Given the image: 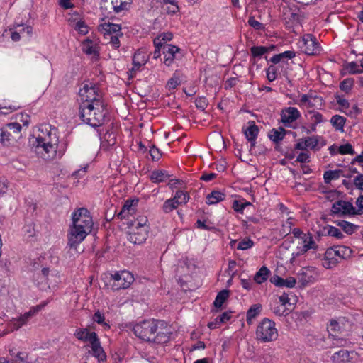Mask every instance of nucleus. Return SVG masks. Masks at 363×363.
Instances as JSON below:
<instances>
[{"label":"nucleus","instance_id":"obj_1","mask_svg":"<svg viewBox=\"0 0 363 363\" xmlns=\"http://www.w3.org/2000/svg\"><path fill=\"white\" fill-rule=\"evenodd\" d=\"M133 331L138 338L157 344L169 342L172 334L165 321L155 319L145 320L135 324Z\"/></svg>","mask_w":363,"mask_h":363},{"label":"nucleus","instance_id":"obj_2","mask_svg":"<svg viewBox=\"0 0 363 363\" xmlns=\"http://www.w3.org/2000/svg\"><path fill=\"white\" fill-rule=\"evenodd\" d=\"M72 226L68 235L67 245L70 248H77L91 233L93 227L92 217L86 208L76 209L72 214Z\"/></svg>","mask_w":363,"mask_h":363},{"label":"nucleus","instance_id":"obj_3","mask_svg":"<svg viewBox=\"0 0 363 363\" xmlns=\"http://www.w3.org/2000/svg\"><path fill=\"white\" fill-rule=\"evenodd\" d=\"M107 104L96 96H86V103H83L79 107V116L80 119L93 128L102 125L106 121L108 114Z\"/></svg>","mask_w":363,"mask_h":363},{"label":"nucleus","instance_id":"obj_4","mask_svg":"<svg viewBox=\"0 0 363 363\" xmlns=\"http://www.w3.org/2000/svg\"><path fill=\"white\" fill-rule=\"evenodd\" d=\"M256 335L257 340L263 342L275 340L278 337L275 323L267 318H264L257 325Z\"/></svg>","mask_w":363,"mask_h":363},{"label":"nucleus","instance_id":"obj_5","mask_svg":"<svg viewBox=\"0 0 363 363\" xmlns=\"http://www.w3.org/2000/svg\"><path fill=\"white\" fill-rule=\"evenodd\" d=\"M282 16L285 25L292 28L294 25L301 24L304 16L299 7L295 4L283 6Z\"/></svg>","mask_w":363,"mask_h":363},{"label":"nucleus","instance_id":"obj_6","mask_svg":"<svg viewBox=\"0 0 363 363\" xmlns=\"http://www.w3.org/2000/svg\"><path fill=\"white\" fill-rule=\"evenodd\" d=\"M111 277L113 280L112 289L115 291L128 288L134 281L133 275L128 271L117 272L111 274Z\"/></svg>","mask_w":363,"mask_h":363},{"label":"nucleus","instance_id":"obj_7","mask_svg":"<svg viewBox=\"0 0 363 363\" xmlns=\"http://www.w3.org/2000/svg\"><path fill=\"white\" fill-rule=\"evenodd\" d=\"M164 63L170 66L174 60H180L184 57L183 50L179 47L173 45H165L163 46Z\"/></svg>","mask_w":363,"mask_h":363},{"label":"nucleus","instance_id":"obj_8","mask_svg":"<svg viewBox=\"0 0 363 363\" xmlns=\"http://www.w3.org/2000/svg\"><path fill=\"white\" fill-rule=\"evenodd\" d=\"M357 359V353L354 351H348L344 349L335 352L332 356L334 363L352 362Z\"/></svg>","mask_w":363,"mask_h":363},{"label":"nucleus","instance_id":"obj_9","mask_svg":"<svg viewBox=\"0 0 363 363\" xmlns=\"http://www.w3.org/2000/svg\"><path fill=\"white\" fill-rule=\"evenodd\" d=\"M301 117V113L295 107H287L282 109L281 112V122L286 126L296 121Z\"/></svg>","mask_w":363,"mask_h":363},{"label":"nucleus","instance_id":"obj_10","mask_svg":"<svg viewBox=\"0 0 363 363\" xmlns=\"http://www.w3.org/2000/svg\"><path fill=\"white\" fill-rule=\"evenodd\" d=\"M148 228L135 227L133 232L128 235V240L135 245H140L145 242L148 236Z\"/></svg>","mask_w":363,"mask_h":363},{"label":"nucleus","instance_id":"obj_11","mask_svg":"<svg viewBox=\"0 0 363 363\" xmlns=\"http://www.w3.org/2000/svg\"><path fill=\"white\" fill-rule=\"evenodd\" d=\"M35 143L36 148L38 150L42 149L46 154L51 153L54 155L56 152L57 140H56L55 143H52L50 140L48 141L45 138L38 136L36 138ZM47 157H50V155H48Z\"/></svg>","mask_w":363,"mask_h":363},{"label":"nucleus","instance_id":"obj_12","mask_svg":"<svg viewBox=\"0 0 363 363\" xmlns=\"http://www.w3.org/2000/svg\"><path fill=\"white\" fill-rule=\"evenodd\" d=\"M248 127L243 128V133L245 135L246 139L250 143V147L253 148L256 145V139L259 134V128L256 125L255 121H250L248 122Z\"/></svg>","mask_w":363,"mask_h":363},{"label":"nucleus","instance_id":"obj_13","mask_svg":"<svg viewBox=\"0 0 363 363\" xmlns=\"http://www.w3.org/2000/svg\"><path fill=\"white\" fill-rule=\"evenodd\" d=\"M99 30L104 34L105 38H108V36L116 34L123 36V33L121 32V25L110 22L99 25Z\"/></svg>","mask_w":363,"mask_h":363},{"label":"nucleus","instance_id":"obj_14","mask_svg":"<svg viewBox=\"0 0 363 363\" xmlns=\"http://www.w3.org/2000/svg\"><path fill=\"white\" fill-rule=\"evenodd\" d=\"M37 312L38 309H30L28 312L25 313L18 318H13L11 321V330H18L21 326L25 325L29 318H30Z\"/></svg>","mask_w":363,"mask_h":363},{"label":"nucleus","instance_id":"obj_15","mask_svg":"<svg viewBox=\"0 0 363 363\" xmlns=\"http://www.w3.org/2000/svg\"><path fill=\"white\" fill-rule=\"evenodd\" d=\"M74 337L82 342H86L93 341L98 337L95 332H89L87 328H77L74 333Z\"/></svg>","mask_w":363,"mask_h":363},{"label":"nucleus","instance_id":"obj_16","mask_svg":"<svg viewBox=\"0 0 363 363\" xmlns=\"http://www.w3.org/2000/svg\"><path fill=\"white\" fill-rule=\"evenodd\" d=\"M270 282L273 284H274L276 286L278 287H288V288H293L294 287L296 280L295 278L290 277L286 279L281 278L279 275L274 274L270 278Z\"/></svg>","mask_w":363,"mask_h":363},{"label":"nucleus","instance_id":"obj_17","mask_svg":"<svg viewBox=\"0 0 363 363\" xmlns=\"http://www.w3.org/2000/svg\"><path fill=\"white\" fill-rule=\"evenodd\" d=\"M304 44L306 46L305 52L307 55H315L319 51L318 43L312 35H307V38L304 39Z\"/></svg>","mask_w":363,"mask_h":363},{"label":"nucleus","instance_id":"obj_18","mask_svg":"<svg viewBox=\"0 0 363 363\" xmlns=\"http://www.w3.org/2000/svg\"><path fill=\"white\" fill-rule=\"evenodd\" d=\"M262 310V306L260 303L252 305L246 313V322L248 325H252L253 320L258 317Z\"/></svg>","mask_w":363,"mask_h":363},{"label":"nucleus","instance_id":"obj_19","mask_svg":"<svg viewBox=\"0 0 363 363\" xmlns=\"http://www.w3.org/2000/svg\"><path fill=\"white\" fill-rule=\"evenodd\" d=\"M90 344L91 350L93 351L94 356L98 358L99 361L106 360V355L102 347L101 346V342L99 338L97 337L93 341H91Z\"/></svg>","mask_w":363,"mask_h":363},{"label":"nucleus","instance_id":"obj_20","mask_svg":"<svg viewBox=\"0 0 363 363\" xmlns=\"http://www.w3.org/2000/svg\"><path fill=\"white\" fill-rule=\"evenodd\" d=\"M79 94L81 96L85 97L84 103H86L87 96H91V97L96 96L97 98H101V99H102V97L99 93V89L95 85L89 86L88 84H84V86L80 89Z\"/></svg>","mask_w":363,"mask_h":363},{"label":"nucleus","instance_id":"obj_21","mask_svg":"<svg viewBox=\"0 0 363 363\" xmlns=\"http://www.w3.org/2000/svg\"><path fill=\"white\" fill-rule=\"evenodd\" d=\"M225 199V194L220 191L213 190L206 196V203L208 205L216 204Z\"/></svg>","mask_w":363,"mask_h":363},{"label":"nucleus","instance_id":"obj_22","mask_svg":"<svg viewBox=\"0 0 363 363\" xmlns=\"http://www.w3.org/2000/svg\"><path fill=\"white\" fill-rule=\"evenodd\" d=\"M337 205H341L342 215H357L359 212H357V209L353 206L352 203L350 201L343 200L337 201Z\"/></svg>","mask_w":363,"mask_h":363},{"label":"nucleus","instance_id":"obj_23","mask_svg":"<svg viewBox=\"0 0 363 363\" xmlns=\"http://www.w3.org/2000/svg\"><path fill=\"white\" fill-rule=\"evenodd\" d=\"M336 252V257H338L342 259H347L351 257L352 250L345 245L333 246Z\"/></svg>","mask_w":363,"mask_h":363},{"label":"nucleus","instance_id":"obj_24","mask_svg":"<svg viewBox=\"0 0 363 363\" xmlns=\"http://www.w3.org/2000/svg\"><path fill=\"white\" fill-rule=\"evenodd\" d=\"M269 274L270 270L267 267L262 266L255 274L254 280L257 284H261L267 280Z\"/></svg>","mask_w":363,"mask_h":363},{"label":"nucleus","instance_id":"obj_25","mask_svg":"<svg viewBox=\"0 0 363 363\" xmlns=\"http://www.w3.org/2000/svg\"><path fill=\"white\" fill-rule=\"evenodd\" d=\"M82 50L88 55H94L96 57H99V52L96 47L93 45L92 40L88 38L83 42Z\"/></svg>","mask_w":363,"mask_h":363},{"label":"nucleus","instance_id":"obj_26","mask_svg":"<svg viewBox=\"0 0 363 363\" xmlns=\"http://www.w3.org/2000/svg\"><path fill=\"white\" fill-rule=\"evenodd\" d=\"M336 224L337 226H340L345 233L348 235H352L359 228V225H354L346 220H337L336 221Z\"/></svg>","mask_w":363,"mask_h":363},{"label":"nucleus","instance_id":"obj_27","mask_svg":"<svg viewBox=\"0 0 363 363\" xmlns=\"http://www.w3.org/2000/svg\"><path fill=\"white\" fill-rule=\"evenodd\" d=\"M169 178V174L164 170L153 171L150 175V179L152 182L160 183L165 182Z\"/></svg>","mask_w":363,"mask_h":363},{"label":"nucleus","instance_id":"obj_28","mask_svg":"<svg viewBox=\"0 0 363 363\" xmlns=\"http://www.w3.org/2000/svg\"><path fill=\"white\" fill-rule=\"evenodd\" d=\"M346 118L340 115H335L330 119L333 127L340 132H344V125L346 123Z\"/></svg>","mask_w":363,"mask_h":363},{"label":"nucleus","instance_id":"obj_29","mask_svg":"<svg viewBox=\"0 0 363 363\" xmlns=\"http://www.w3.org/2000/svg\"><path fill=\"white\" fill-rule=\"evenodd\" d=\"M343 171L342 169L325 171L323 174L324 182L327 184H329L332 180L339 179Z\"/></svg>","mask_w":363,"mask_h":363},{"label":"nucleus","instance_id":"obj_30","mask_svg":"<svg viewBox=\"0 0 363 363\" xmlns=\"http://www.w3.org/2000/svg\"><path fill=\"white\" fill-rule=\"evenodd\" d=\"M16 140V136L9 131L6 127L0 129V143L5 145L11 143V141Z\"/></svg>","mask_w":363,"mask_h":363},{"label":"nucleus","instance_id":"obj_31","mask_svg":"<svg viewBox=\"0 0 363 363\" xmlns=\"http://www.w3.org/2000/svg\"><path fill=\"white\" fill-rule=\"evenodd\" d=\"M268 137L274 144H276V150H279L278 145L284 138L283 134L280 133L278 129L272 128L269 132Z\"/></svg>","mask_w":363,"mask_h":363},{"label":"nucleus","instance_id":"obj_32","mask_svg":"<svg viewBox=\"0 0 363 363\" xmlns=\"http://www.w3.org/2000/svg\"><path fill=\"white\" fill-rule=\"evenodd\" d=\"M230 291L228 289H223L218 293L215 301L213 302V305L216 308H220L223 303L228 299L229 297Z\"/></svg>","mask_w":363,"mask_h":363},{"label":"nucleus","instance_id":"obj_33","mask_svg":"<svg viewBox=\"0 0 363 363\" xmlns=\"http://www.w3.org/2000/svg\"><path fill=\"white\" fill-rule=\"evenodd\" d=\"M247 206H252V204L245 199L234 200L233 203L234 211L240 213H243L244 209Z\"/></svg>","mask_w":363,"mask_h":363},{"label":"nucleus","instance_id":"obj_34","mask_svg":"<svg viewBox=\"0 0 363 363\" xmlns=\"http://www.w3.org/2000/svg\"><path fill=\"white\" fill-rule=\"evenodd\" d=\"M296 56V53L294 51L287 50L282 53L274 55L271 59L270 62L274 64H277L281 62L284 58L292 59Z\"/></svg>","mask_w":363,"mask_h":363},{"label":"nucleus","instance_id":"obj_35","mask_svg":"<svg viewBox=\"0 0 363 363\" xmlns=\"http://www.w3.org/2000/svg\"><path fill=\"white\" fill-rule=\"evenodd\" d=\"M92 320L94 322L103 326L105 330H108L111 328L110 325L105 321L104 314L99 310L93 315Z\"/></svg>","mask_w":363,"mask_h":363},{"label":"nucleus","instance_id":"obj_36","mask_svg":"<svg viewBox=\"0 0 363 363\" xmlns=\"http://www.w3.org/2000/svg\"><path fill=\"white\" fill-rule=\"evenodd\" d=\"M101 9L104 15L111 14L113 11L115 13V4L113 0H101Z\"/></svg>","mask_w":363,"mask_h":363},{"label":"nucleus","instance_id":"obj_37","mask_svg":"<svg viewBox=\"0 0 363 363\" xmlns=\"http://www.w3.org/2000/svg\"><path fill=\"white\" fill-rule=\"evenodd\" d=\"M172 199L176 200L178 205H182L187 203L189 196L187 192H184L182 190H177L174 197Z\"/></svg>","mask_w":363,"mask_h":363},{"label":"nucleus","instance_id":"obj_38","mask_svg":"<svg viewBox=\"0 0 363 363\" xmlns=\"http://www.w3.org/2000/svg\"><path fill=\"white\" fill-rule=\"evenodd\" d=\"M335 253L334 247H328L324 254V260H330L332 264H337L339 261L336 258Z\"/></svg>","mask_w":363,"mask_h":363},{"label":"nucleus","instance_id":"obj_39","mask_svg":"<svg viewBox=\"0 0 363 363\" xmlns=\"http://www.w3.org/2000/svg\"><path fill=\"white\" fill-rule=\"evenodd\" d=\"M294 307L289 308L287 306H284L283 305L274 307L272 310L273 313L278 316H286L289 315L293 310Z\"/></svg>","mask_w":363,"mask_h":363},{"label":"nucleus","instance_id":"obj_40","mask_svg":"<svg viewBox=\"0 0 363 363\" xmlns=\"http://www.w3.org/2000/svg\"><path fill=\"white\" fill-rule=\"evenodd\" d=\"M250 52L253 57H260L265 53L269 52V49L264 46H252L250 48Z\"/></svg>","mask_w":363,"mask_h":363},{"label":"nucleus","instance_id":"obj_41","mask_svg":"<svg viewBox=\"0 0 363 363\" xmlns=\"http://www.w3.org/2000/svg\"><path fill=\"white\" fill-rule=\"evenodd\" d=\"M178 206L179 205L177 204L176 200L170 199L164 201L162 209L164 213H168L172 212L174 209H176Z\"/></svg>","mask_w":363,"mask_h":363},{"label":"nucleus","instance_id":"obj_42","mask_svg":"<svg viewBox=\"0 0 363 363\" xmlns=\"http://www.w3.org/2000/svg\"><path fill=\"white\" fill-rule=\"evenodd\" d=\"M354 80L352 78H347L340 82V89L345 93H349L354 85Z\"/></svg>","mask_w":363,"mask_h":363},{"label":"nucleus","instance_id":"obj_43","mask_svg":"<svg viewBox=\"0 0 363 363\" xmlns=\"http://www.w3.org/2000/svg\"><path fill=\"white\" fill-rule=\"evenodd\" d=\"M6 128L11 132V133L16 136V139L19 138L21 135V125L18 123H11L7 124Z\"/></svg>","mask_w":363,"mask_h":363},{"label":"nucleus","instance_id":"obj_44","mask_svg":"<svg viewBox=\"0 0 363 363\" xmlns=\"http://www.w3.org/2000/svg\"><path fill=\"white\" fill-rule=\"evenodd\" d=\"M323 98L320 96L310 93V101H308V107L321 106L323 104Z\"/></svg>","mask_w":363,"mask_h":363},{"label":"nucleus","instance_id":"obj_45","mask_svg":"<svg viewBox=\"0 0 363 363\" xmlns=\"http://www.w3.org/2000/svg\"><path fill=\"white\" fill-rule=\"evenodd\" d=\"M346 69L350 74H361L363 72L362 68H359V65L355 62H351L346 66Z\"/></svg>","mask_w":363,"mask_h":363},{"label":"nucleus","instance_id":"obj_46","mask_svg":"<svg viewBox=\"0 0 363 363\" xmlns=\"http://www.w3.org/2000/svg\"><path fill=\"white\" fill-rule=\"evenodd\" d=\"M338 152L340 153L341 155H346V154L354 155L355 154V151L353 149L352 145L348 143L340 145L338 147Z\"/></svg>","mask_w":363,"mask_h":363},{"label":"nucleus","instance_id":"obj_47","mask_svg":"<svg viewBox=\"0 0 363 363\" xmlns=\"http://www.w3.org/2000/svg\"><path fill=\"white\" fill-rule=\"evenodd\" d=\"M141 52L139 51L135 52L133 57V65L136 69H140V67L146 63V60L143 59L141 61L140 60V56L141 55Z\"/></svg>","mask_w":363,"mask_h":363},{"label":"nucleus","instance_id":"obj_48","mask_svg":"<svg viewBox=\"0 0 363 363\" xmlns=\"http://www.w3.org/2000/svg\"><path fill=\"white\" fill-rule=\"evenodd\" d=\"M153 43L155 48V50L153 52V58L157 59L161 55V50L163 52V46L164 43L158 41V39H154Z\"/></svg>","mask_w":363,"mask_h":363},{"label":"nucleus","instance_id":"obj_49","mask_svg":"<svg viewBox=\"0 0 363 363\" xmlns=\"http://www.w3.org/2000/svg\"><path fill=\"white\" fill-rule=\"evenodd\" d=\"M253 245L254 242L251 239L247 238L241 240L239 242L237 249L241 250H246L251 248Z\"/></svg>","mask_w":363,"mask_h":363},{"label":"nucleus","instance_id":"obj_50","mask_svg":"<svg viewBox=\"0 0 363 363\" xmlns=\"http://www.w3.org/2000/svg\"><path fill=\"white\" fill-rule=\"evenodd\" d=\"M248 24L250 26L257 30H262L264 29V26L262 23L256 21L253 16H250L249 17Z\"/></svg>","mask_w":363,"mask_h":363},{"label":"nucleus","instance_id":"obj_51","mask_svg":"<svg viewBox=\"0 0 363 363\" xmlns=\"http://www.w3.org/2000/svg\"><path fill=\"white\" fill-rule=\"evenodd\" d=\"M277 68L274 65H271L267 69V78L269 82H273L277 78Z\"/></svg>","mask_w":363,"mask_h":363},{"label":"nucleus","instance_id":"obj_52","mask_svg":"<svg viewBox=\"0 0 363 363\" xmlns=\"http://www.w3.org/2000/svg\"><path fill=\"white\" fill-rule=\"evenodd\" d=\"M305 146L314 150L318 144V140L316 137H307L304 138Z\"/></svg>","mask_w":363,"mask_h":363},{"label":"nucleus","instance_id":"obj_53","mask_svg":"<svg viewBox=\"0 0 363 363\" xmlns=\"http://www.w3.org/2000/svg\"><path fill=\"white\" fill-rule=\"evenodd\" d=\"M138 202V200H127L125 201L124 205L122 208H123V211H127L128 213L131 214V211H134L133 206L136 205Z\"/></svg>","mask_w":363,"mask_h":363},{"label":"nucleus","instance_id":"obj_54","mask_svg":"<svg viewBox=\"0 0 363 363\" xmlns=\"http://www.w3.org/2000/svg\"><path fill=\"white\" fill-rule=\"evenodd\" d=\"M149 152L153 161L159 160L162 156L160 150L154 145L151 146Z\"/></svg>","mask_w":363,"mask_h":363},{"label":"nucleus","instance_id":"obj_55","mask_svg":"<svg viewBox=\"0 0 363 363\" xmlns=\"http://www.w3.org/2000/svg\"><path fill=\"white\" fill-rule=\"evenodd\" d=\"M195 104L196 108L204 111L205 108L207 107L208 102L206 97L201 96L196 99Z\"/></svg>","mask_w":363,"mask_h":363},{"label":"nucleus","instance_id":"obj_56","mask_svg":"<svg viewBox=\"0 0 363 363\" xmlns=\"http://www.w3.org/2000/svg\"><path fill=\"white\" fill-rule=\"evenodd\" d=\"M328 235L335 237L337 239H342L344 238V235L338 228L331 225L329 226L328 228Z\"/></svg>","mask_w":363,"mask_h":363},{"label":"nucleus","instance_id":"obj_57","mask_svg":"<svg viewBox=\"0 0 363 363\" xmlns=\"http://www.w3.org/2000/svg\"><path fill=\"white\" fill-rule=\"evenodd\" d=\"M311 277L307 275L306 272H302L298 275V282L300 283V287L304 288L308 284Z\"/></svg>","mask_w":363,"mask_h":363},{"label":"nucleus","instance_id":"obj_58","mask_svg":"<svg viewBox=\"0 0 363 363\" xmlns=\"http://www.w3.org/2000/svg\"><path fill=\"white\" fill-rule=\"evenodd\" d=\"M309 241L303 245V251H308L311 249L317 250L318 245L313 240V236L308 233Z\"/></svg>","mask_w":363,"mask_h":363},{"label":"nucleus","instance_id":"obj_59","mask_svg":"<svg viewBox=\"0 0 363 363\" xmlns=\"http://www.w3.org/2000/svg\"><path fill=\"white\" fill-rule=\"evenodd\" d=\"M173 38V35L172 33H163L158 35L155 39H158V41L164 43V45H167V42L170 41Z\"/></svg>","mask_w":363,"mask_h":363},{"label":"nucleus","instance_id":"obj_60","mask_svg":"<svg viewBox=\"0 0 363 363\" xmlns=\"http://www.w3.org/2000/svg\"><path fill=\"white\" fill-rule=\"evenodd\" d=\"M75 29L80 34L86 35V33H88V26L85 24L84 21H79L77 22Z\"/></svg>","mask_w":363,"mask_h":363},{"label":"nucleus","instance_id":"obj_61","mask_svg":"<svg viewBox=\"0 0 363 363\" xmlns=\"http://www.w3.org/2000/svg\"><path fill=\"white\" fill-rule=\"evenodd\" d=\"M147 222V218L145 216L140 217L131 223L132 226L138 227V228H148L146 226V223Z\"/></svg>","mask_w":363,"mask_h":363},{"label":"nucleus","instance_id":"obj_62","mask_svg":"<svg viewBox=\"0 0 363 363\" xmlns=\"http://www.w3.org/2000/svg\"><path fill=\"white\" fill-rule=\"evenodd\" d=\"M354 185L361 191H363V174H358L354 179Z\"/></svg>","mask_w":363,"mask_h":363},{"label":"nucleus","instance_id":"obj_63","mask_svg":"<svg viewBox=\"0 0 363 363\" xmlns=\"http://www.w3.org/2000/svg\"><path fill=\"white\" fill-rule=\"evenodd\" d=\"M231 311L223 312L220 315L217 317V322L220 323V324L227 322L231 318Z\"/></svg>","mask_w":363,"mask_h":363},{"label":"nucleus","instance_id":"obj_64","mask_svg":"<svg viewBox=\"0 0 363 363\" xmlns=\"http://www.w3.org/2000/svg\"><path fill=\"white\" fill-rule=\"evenodd\" d=\"M335 98L336 99L337 103L342 108H348L350 107V103L347 99L342 98L338 94H336Z\"/></svg>","mask_w":363,"mask_h":363}]
</instances>
